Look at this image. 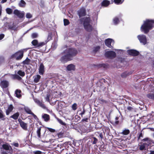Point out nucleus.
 <instances>
[{"label":"nucleus","instance_id":"nucleus-54","mask_svg":"<svg viewBox=\"0 0 154 154\" xmlns=\"http://www.w3.org/2000/svg\"><path fill=\"white\" fill-rule=\"evenodd\" d=\"M93 138L94 139V141L93 142V143L94 144H95L97 143V139L95 137H94Z\"/></svg>","mask_w":154,"mask_h":154},{"label":"nucleus","instance_id":"nucleus-50","mask_svg":"<svg viewBox=\"0 0 154 154\" xmlns=\"http://www.w3.org/2000/svg\"><path fill=\"white\" fill-rule=\"evenodd\" d=\"M47 128L51 132H54L55 131V130L53 129L49 128Z\"/></svg>","mask_w":154,"mask_h":154},{"label":"nucleus","instance_id":"nucleus-64","mask_svg":"<svg viewBox=\"0 0 154 154\" xmlns=\"http://www.w3.org/2000/svg\"><path fill=\"white\" fill-rule=\"evenodd\" d=\"M2 14V10H1L0 9V16Z\"/></svg>","mask_w":154,"mask_h":154},{"label":"nucleus","instance_id":"nucleus-32","mask_svg":"<svg viewBox=\"0 0 154 154\" xmlns=\"http://www.w3.org/2000/svg\"><path fill=\"white\" fill-rule=\"evenodd\" d=\"M64 25L65 26L68 25L69 23L70 22L67 19H63Z\"/></svg>","mask_w":154,"mask_h":154},{"label":"nucleus","instance_id":"nucleus-3","mask_svg":"<svg viewBox=\"0 0 154 154\" xmlns=\"http://www.w3.org/2000/svg\"><path fill=\"white\" fill-rule=\"evenodd\" d=\"M25 49L19 50L11 56V58H15L17 60L22 59L23 56L24 50Z\"/></svg>","mask_w":154,"mask_h":154},{"label":"nucleus","instance_id":"nucleus-56","mask_svg":"<svg viewBox=\"0 0 154 154\" xmlns=\"http://www.w3.org/2000/svg\"><path fill=\"white\" fill-rule=\"evenodd\" d=\"M31 115H32L33 116L35 119H36L37 118L36 116L33 113H32Z\"/></svg>","mask_w":154,"mask_h":154},{"label":"nucleus","instance_id":"nucleus-12","mask_svg":"<svg viewBox=\"0 0 154 154\" xmlns=\"http://www.w3.org/2000/svg\"><path fill=\"white\" fill-rule=\"evenodd\" d=\"M127 53L131 56H136L139 55V52L137 51L134 49H130L127 51Z\"/></svg>","mask_w":154,"mask_h":154},{"label":"nucleus","instance_id":"nucleus-30","mask_svg":"<svg viewBox=\"0 0 154 154\" xmlns=\"http://www.w3.org/2000/svg\"><path fill=\"white\" fill-rule=\"evenodd\" d=\"M24 109L25 111L27 113L30 114H31L32 113L31 110L29 108L27 107H25Z\"/></svg>","mask_w":154,"mask_h":154},{"label":"nucleus","instance_id":"nucleus-38","mask_svg":"<svg viewBox=\"0 0 154 154\" xmlns=\"http://www.w3.org/2000/svg\"><path fill=\"white\" fill-rule=\"evenodd\" d=\"M100 48V47L99 46H97L94 48L93 51L94 52H96L98 51Z\"/></svg>","mask_w":154,"mask_h":154},{"label":"nucleus","instance_id":"nucleus-9","mask_svg":"<svg viewBox=\"0 0 154 154\" xmlns=\"http://www.w3.org/2000/svg\"><path fill=\"white\" fill-rule=\"evenodd\" d=\"M79 20L81 22H83L84 26H86V25L90 24L91 22V19L90 17H85L80 19Z\"/></svg>","mask_w":154,"mask_h":154},{"label":"nucleus","instance_id":"nucleus-62","mask_svg":"<svg viewBox=\"0 0 154 154\" xmlns=\"http://www.w3.org/2000/svg\"><path fill=\"white\" fill-rule=\"evenodd\" d=\"M67 68V71H70L72 69V68Z\"/></svg>","mask_w":154,"mask_h":154},{"label":"nucleus","instance_id":"nucleus-41","mask_svg":"<svg viewBox=\"0 0 154 154\" xmlns=\"http://www.w3.org/2000/svg\"><path fill=\"white\" fill-rule=\"evenodd\" d=\"M77 104L76 103H74L72 106V109L74 110H75L77 109Z\"/></svg>","mask_w":154,"mask_h":154},{"label":"nucleus","instance_id":"nucleus-11","mask_svg":"<svg viewBox=\"0 0 154 154\" xmlns=\"http://www.w3.org/2000/svg\"><path fill=\"white\" fill-rule=\"evenodd\" d=\"M14 14L20 19L23 18L24 17L25 15L24 12L23 11L21 12L20 11L17 9L14 10Z\"/></svg>","mask_w":154,"mask_h":154},{"label":"nucleus","instance_id":"nucleus-43","mask_svg":"<svg viewBox=\"0 0 154 154\" xmlns=\"http://www.w3.org/2000/svg\"><path fill=\"white\" fill-rule=\"evenodd\" d=\"M5 116L3 114L0 112V118L2 119L3 120H4L5 119Z\"/></svg>","mask_w":154,"mask_h":154},{"label":"nucleus","instance_id":"nucleus-7","mask_svg":"<svg viewBox=\"0 0 154 154\" xmlns=\"http://www.w3.org/2000/svg\"><path fill=\"white\" fill-rule=\"evenodd\" d=\"M32 45L35 46V48H40L45 45L44 42H38L37 39H34L31 42Z\"/></svg>","mask_w":154,"mask_h":154},{"label":"nucleus","instance_id":"nucleus-6","mask_svg":"<svg viewBox=\"0 0 154 154\" xmlns=\"http://www.w3.org/2000/svg\"><path fill=\"white\" fill-rule=\"evenodd\" d=\"M104 55L106 57L111 59L115 58L116 56V53L112 51H107L105 53Z\"/></svg>","mask_w":154,"mask_h":154},{"label":"nucleus","instance_id":"nucleus-35","mask_svg":"<svg viewBox=\"0 0 154 154\" xmlns=\"http://www.w3.org/2000/svg\"><path fill=\"white\" fill-rule=\"evenodd\" d=\"M38 36V34L36 33H32L31 37L32 38H37Z\"/></svg>","mask_w":154,"mask_h":154},{"label":"nucleus","instance_id":"nucleus-5","mask_svg":"<svg viewBox=\"0 0 154 154\" xmlns=\"http://www.w3.org/2000/svg\"><path fill=\"white\" fill-rule=\"evenodd\" d=\"M143 140L145 142L139 145V149L141 150H146V147L150 143V141L148 138H145L143 139Z\"/></svg>","mask_w":154,"mask_h":154},{"label":"nucleus","instance_id":"nucleus-52","mask_svg":"<svg viewBox=\"0 0 154 154\" xmlns=\"http://www.w3.org/2000/svg\"><path fill=\"white\" fill-rule=\"evenodd\" d=\"M5 37L4 34H0V40H2Z\"/></svg>","mask_w":154,"mask_h":154},{"label":"nucleus","instance_id":"nucleus-14","mask_svg":"<svg viewBox=\"0 0 154 154\" xmlns=\"http://www.w3.org/2000/svg\"><path fill=\"white\" fill-rule=\"evenodd\" d=\"M112 42H114V41L112 39L109 38L105 39L104 42L106 46L110 48H112L113 47L111 44Z\"/></svg>","mask_w":154,"mask_h":154},{"label":"nucleus","instance_id":"nucleus-53","mask_svg":"<svg viewBox=\"0 0 154 154\" xmlns=\"http://www.w3.org/2000/svg\"><path fill=\"white\" fill-rule=\"evenodd\" d=\"M34 101L38 104V105H39V103L40 102V101H39V100L37 99H34Z\"/></svg>","mask_w":154,"mask_h":154},{"label":"nucleus","instance_id":"nucleus-15","mask_svg":"<svg viewBox=\"0 0 154 154\" xmlns=\"http://www.w3.org/2000/svg\"><path fill=\"white\" fill-rule=\"evenodd\" d=\"M18 122L21 127L24 130H26L27 128V125L26 123H25L21 120L19 119Z\"/></svg>","mask_w":154,"mask_h":154},{"label":"nucleus","instance_id":"nucleus-21","mask_svg":"<svg viewBox=\"0 0 154 154\" xmlns=\"http://www.w3.org/2000/svg\"><path fill=\"white\" fill-rule=\"evenodd\" d=\"M4 27L5 28H8L9 29H12L14 28L13 26H12L8 22L5 23L4 25Z\"/></svg>","mask_w":154,"mask_h":154},{"label":"nucleus","instance_id":"nucleus-34","mask_svg":"<svg viewBox=\"0 0 154 154\" xmlns=\"http://www.w3.org/2000/svg\"><path fill=\"white\" fill-rule=\"evenodd\" d=\"M44 68H39V72L40 75H43L44 72Z\"/></svg>","mask_w":154,"mask_h":154},{"label":"nucleus","instance_id":"nucleus-48","mask_svg":"<svg viewBox=\"0 0 154 154\" xmlns=\"http://www.w3.org/2000/svg\"><path fill=\"white\" fill-rule=\"evenodd\" d=\"M12 78L13 79H19L20 77L17 75H13Z\"/></svg>","mask_w":154,"mask_h":154},{"label":"nucleus","instance_id":"nucleus-23","mask_svg":"<svg viewBox=\"0 0 154 154\" xmlns=\"http://www.w3.org/2000/svg\"><path fill=\"white\" fill-rule=\"evenodd\" d=\"M52 34L51 32L49 33L48 34L47 39V40L44 42L45 45H46L48 42L52 39Z\"/></svg>","mask_w":154,"mask_h":154},{"label":"nucleus","instance_id":"nucleus-44","mask_svg":"<svg viewBox=\"0 0 154 154\" xmlns=\"http://www.w3.org/2000/svg\"><path fill=\"white\" fill-rule=\"evenodd\" d=\"M57 119L59 123L62 125H64L65 123L63 122L62 120L59 118H57Z\"/></svg>","mask_w":154,"mask_h":154},{"label":"nucleus","instance_id":"nucleus-59","mask_svg":"<svg viewBox=\"0 0 154 154\" xmlns=\"http://www.w3.org/2000/svg\"><path fill=\"white\" fill-rule=\"evenodd\" d=\"M150 153L149 154H154V150L152 151L151 150L150 151Z\"/></svg>","mask_w":154,"mask_h":154},{"label":"nucleus","instance_id":"nucleus-33","mask_svg":"<svg viewBox=\"0 0 154 154\" xmlns=\"http://www.w3.org/2000/svg\"><path fill=\"white\" fill-rule=\"evenodd\" d=\"M6 10L7 13L9 14H11L12 13V10L10 8H8L6 9Z\"/></svg>","mask_w":154,"mask_h":154},{"label":"nucleus","instance_id":"nucleus-39","mask_svg":"<svg viewBox=\"0 0 154 154\" xmlns=\"http://www.w3.org/2000/svg\"><path fill=\"white\" fill-rule=\"evenodd\" d=\"M147 96L149 98L154 99V94H149L147 95Z\"/></svg>","mask_w":154,"mask_h":154},{"label":"nucleus","instance_id":"nucleus-57","mask_svg":"<svg viewBox=\"0 0 154 154\" xmlns=\"http://www.w3.org/2000/svg\"><path fill=\"white\" fill-rule=\"evenodd\" d=\"M132 108L131 107L129 106L127 107V109L128 110H131L132 109Z\"/></svg>","mask_w":154,"mask_h":154},{"label":"nucleus","instance_id":"nucleus-10","mask_svg":"<svg viewBox=\"0 0 154 154\" xmlns=\"http://www.w3.org/2000/svg\"><path fill=\"white\" fill-rule=\"evenodd\" d=\"M77 13L79 17L85 16L86 15L85 8L83 7L81 8L78 11Z\"/></svg>","mask_w":154,"mask_h":154},{"label":"nucleus","instance_id":"nucleus-36","mask_svg":"<svg viewBox=\"0 0 154 154\" xmlns=\"http://www.w3.org/2000/svg\"><path fill=\"white\" fill-rule=\"evenodd\" d=\"M18 74L21 76H23L25 75V73L24 72L21 71H19L17 72Z\"/></svg>","mask_w":154,"mask_h":154},{"label":"nucleus","instance_id":"nucleus-49","mask_svg":"<svg viewBox=\"0 0 154 154\" xmlns=\"http://www.w3.org/2000/svg\"><path fill=\"white\" fill-rule=\"evenodd\" d=\"M50 97V95L49 94H47L46 97H45V99L46 101L50 102L49 98Z\"/></svg>","mask_w":154,"mask_h":154},{"label":"nucleus","instance_id":"nucleus-19","mask_svg":"<svg viewBox=\"0 0 154 154\" xmlns=\"http://www.w3.org/2000/svg\"><path fill=\"white\" fill-rule=\"evenodd\" d=\"M110 4V2L107 0H104L101 3V5L102 6L107 7Z\"/></svg>","mask_w":154,"mask_h":154},{"label":"nucleus","instance_id":"nucleus-31","mask_svg":"<svg viewBox=\"0 0 154 154\" xmlns=\"http://www.w3.org/2000/svg\"><path fill=\"white\" fill-rule=\"evenodd\" d=\"M114 23L115 25L117 24L119 22V19L117 17H115L113 20Z\"/></svg>","mask_w":154,"mask_h":154},{"label":"nucleus","instance_id":"nucleus-45","mask_svg":"<svg viewBox=\"0 0 154 154\" xmlns=\"http://www.w3.org/2000/svg\"><path fill=\"white\" fill-rule=\"evenodd\" d=\"M38 105L42 108H45V105L43 103H42V102H40V103H39Z\"/></svg>","mask_w":154,"mask_h":154},{"label":"nucleus","instance_id":"nucleus-58","mask_svg":"<svg viewBox=\"0 0 154 154\" xmlns=\"http://www.w3.org/2000/svg\"><path fill=\"white\" fill-rule=\"evenodd\" d=\"M7 0H2L1 3H4L7 2Z\"/></svg>","mask_w":154,"mask_h":154},{"label":"nucleus","instance_id":"nucleus-20","mask_svg":"<svg viewBox=\"0 0 154 154\" xmlns=\"http://www.w3.org/2000/svg\"><path fill=\"white\" fill-rule=\"evenodd\" d=\"M41 76L39 75H35L33 76V81L35 83L38 82L41 79Z\"/></svg>","mask_w":154,"mask_h":154},{"label":"nucleus","instance_id":"nucleus-8","mask_svg":"<svg viewBox=\"0 0 154 154\" xmlns=\"http://www.w3.org/2000/svg\"><path fill=\"white\" fill-rule=\"evenodd\" d=\"M137 38L140 43L143 45L147 43V39L146 36L144 35H139L137 36Z\"/></svg>","mask_w":154,"mask_h":154},{"label":"nucleus","instance_id":"nucleus-13","mask_svg":"<svg viewBox=\"0 0 154 154\" xmlns=\"http://www.w3.org/2000/svg\"><path fill=\"white\" fill-rule=\"evenodd\" d=\"M66 54L62 56L60 58V60L62 62H66L67 61L71 60L72 59L70 57L67 53H64Z\"/></svg>","mask_w":154,"mask_h":154},{"label":"nucleus","instance_id":"nucleus-2","mask_svg":"<svg viewBox=\"0 0 154 154\" xmlns=\"http://www.w3.org/2000/svg\"><path fill=\"white\" fill-rule=\"evenodd\" d=\"M1 151L2 154H11L13 152L11 146L7 144L3 145Z\"/></svg>","mask_w":154,"mask_h":154},{"label":"nucleus","instance_id":"nucleus-25","mask_svg":"<svg viewBox=\"0 0 154 154\" xmlns=\"http://www.w3.org/2000/svg\"><path fill=\"white\" fill-rule=\"evenodd\" d=\"M42 117L44 119V121L46 122L48 121L50 119L49 115L46 114H43L42 116Z\"/></svg>","mask_w":154,"mask_h":154},{"label":"nucleus","instance_id":"nucleus-63","mask_svg":"<svg viewBox=\"0 0 154 154\" xmlns=\"http://www.w3.org/2000/svg\"><path fill=\"white\" fill-rule=\"evenodd\" d=\"M119 123V121H116V122H115V123L116 124H117Z\"/></svg>","mask_w":154,"mask_h":154},{"label":"nucleus","instance_id":"nucleus-26","mask_svg":"<svg viewBox=\"0 0 154 154\" xmlns=\"http://www.w3.org/2000/svg\"><path fill=\"white\" fill-rule=\"evenodd\" d=\"M19 116V112H17L14 113L13 115L10 116V118H13L14 119L16 120L18 119Z\"/></svg>","mask_w":154,"mask_h":154},{"label":"nucleus","instance_id":"nucleus-22","mask_svg":"<svg viewBox=\"0 0 154 154\" xmlns=\"http://www.w3.org/2000/svg\"><path fill=\"white\" fill-rule=\"evenodd\" d=\"M14 108V107L12 105H10L8 107V109L6 110V114L8 115L10 112L12 111Z\"/></svg>","mask_w":154,"mask_h":154},{"label":"nucleus","instance_id":"nucleus-17","mask_svg":"<svg viewBox=\"0 0 154 154\" xmlns=\"http://www.w3.org/2000/svg\"><path fill=\"white\" fill-rule=\"evenodd\" d=\"M85 29L87 32H91L93 30V27L90 24L86 25V26H84Z\"/></svg>","mask_w":154,"mask_h":154},{"label":"nucleus","instance_id":"nucleus-61","mask_svg":"<svg viewBox=\"0 0 154 154\" xmlns=\"http://www.w3.org/2000/svg\"><path fill=\"white\" fill-rule=\"evenodd\" d=\"M85 113V111L84 110L83 112H82L81 113H80V115L82 116L83 115H84Z\"/></svg>","mask_w":154,"mask_h":154},{"label":"nucleus","instance_id":"nucleus-16","mask_svg":"<svg viewBox=\"0 0 154 154\" xmlns=\"http://www.w3.org/2000/svg\"><path fill=\"white\" fill-rule=\"evenodd\" d=\"M89 66L90 67H107L106 65L104 64L95 65L94 64H90Z\"/></svg>","mask_w":154,"mask_h":154},{"label":"nucleus","instance_id":"nucleus-1","mask_svg":"<svg viewBox=\"0 0 154 154\" xmlns=\"http://www.w3.org/2000/svg\"><path fill=\"white\" fill-rule=\"evenodd\" d=\"M154 27V20L146 19L143 21L140 27V30L145 34H147Z\"/></svg>","mask_w":154,"mask_h":154},{"label":"nucleus","instance_id":"nucleus-46","mask_svg":"<svg viewBox=\"0 0 154 154\" xmlns=\"http://www.w3.org/2000/svg\"><path fill=\"white\" fill-rule=\"evenodd\" d=\"M39 67H44L43 63L41 62V60L39 61Z\"/></svg>","mask_w":154,"mask_h":154},{"label":"nucleus","instance_id":"nucleus-51","mask_svg":"<svg viewBox=\"0 0 154 154\" xmlns=\"http://www.w3.org/2000/svg\"><path fill=\"white\" fill-rule=\"evenodd\" d=\"M75 66L72 64H70L68 65L66 67H75Z\"/></svg>","mask_w":154,"mask_h":154},{"label":"nucleus","instance_id":"nucleus-60","mask_svg":"<svg viewBox=\"0 0 154 154\" xmlns=\"http://www.w3.org/2000/svg\"><path fill=\"white\" fill-rule=\"evenodd\" d=\"M99 136H100V137L101 138H103V134L102 133H100V134Z\"/></svg>","mask_w":154,"mask_h":154},{"label":"nucleus","instance_id":"nucleus-29","mask_svg":"<svg viewBox=\"0 0 154 154\" xmlns=\"http://www.w3.org/2000/svg\"><path fill=\"white\" fill-rule=\"evenodd\" d=\"M31 62V60L27 57L26 59L24 60L23 63L24 64H29Z\"/></svg>","mask_w":154,"mask_h":154},{"label":"nucleus","instance_id":"nucleus-28","mask_svg":"<svg viewBox=\"0 0 154 154\" xmlns=\"http://www.w3.org/2000/svg\"><path fill=\"white\" fill-rule=\"evenodd\" d=\"M19 5L20 7H24L25 6L26 3L23 0H21Z\"/></svg>","mask_w":154,"mask_h":154},{"label":"nucleus","instance_id":"nucleus-47","mask_svg":"<svg viewBox=\"0 0 154 154\" xmlns=\"http://www.w3.org/2000/svg\"><path fill=\"white\" fill-rule=\"evenodd\" d=\"M42 152L40 151H35L33 152L34 154H41Z\"/></svg>","mask_w":154,"mask_h":154},{"label":"nucleus","instance_id":"nucleus-4","mask_svg":"<svg viewBox=\"0 0 154 154\" xmlns=\"http://www.w3.org/2000/svg\"><path fill=\"white\" fill-rule=\"evenodd\" d=\"M63 53H67L70 57L72 59L73 57L75 56L78 54V51L76 49L73 48H69L66 50Z\"/></svg>","mask_w":154,"mask_h":154},{"label":"nucleus","instance_id":"nucleus-42","mask_svg":"<svg viewBox=\"0 0 154 154\" xmlns=\"http://www.w3.org/2000/svg\"><path fill=\"white\" fill-rule=\"evenodd\" d=\"M41 130V128H38V130L37 131V133L38 136V137H40Z\"/></svg>","mask_w":154,"mask_h":154},{"label":"nucleus","instance_id":"nucleus-37","mask_svg":"<svg viewBox=\"0 0 154 154\" xmlns=\"http://www.w3.org/2000/svg\"><path fill=\"white\" fill-rule=\"evenodd\" d=\"M114 2L117 5H119L122 3L121 0H114Z\"/></svg>","mask_w":154,"mask_h":154},{"label":"nucleus","instance_id":"nucleus-27","mask_svg":"<svg viewBox=\"0 0 154 154\" xmlns=\"http://www.w3.org/2000/svg\"><path fill=\"white\" fill-rule=\"evenodd\" d=\"M130 133V131L129 129H125L123 130L121 134L124 135H127Z\"/></svg>","mask_w":154,"mask_h":154},{"label":"nucleus","instance_id":"nucleus-55","mask_svg":"<svg viewBox=\"0 0 154 154\" xmlns=\"http://www.w3.org/2000/svg\"><path fill=\"white\" fill-rule=\"evenodd\" d=\"M13 145L15 147H17L18 146L19 144L17 143H14L13 144Z\"/></svg>","mask_w":154,"mask_h":154},{"label":"nucleus","instance_id":"nucleus-40","mask_svg":"<svg viewBox=\"0 0 154 154\" xmlns=\"http://www.w3.org/2000/svg\"><path fill=\"white\" fill-rule=\"evenodd\" d=\"M26 17L27 18L29 19L32 17V15L30 13H28L26 14Z\"/></svg>","mask_w":154,"mask_h":154},{"label":"nucleus","instance_id":"nucleus-18","mask_svg":"<svg viewBox=\"0 0 154 154\" xmlns=\"http://www.w3.org/2000/svg\"><path fill=\"white\" fill-rule=\"evenodd\" d=\"M0 85L1 87L3 88H5L8 86L9 83L7 81H3L1 82Z\"/></svg>","mask_w":154,"mask_h":154},{"label":"nucleus","instance_id":"nucleus-24","mask_svg":"<svg viewBox=\"0 0 154 154\" xmlns=\"http://www.w3.org/2000/svg\"><path fill=\"white\" fill-rule=\"evenodd\" d=\"M21 91L20 90L17 89L15 91L16 96L17 98H20L21 97Z\"/></svg>","mask_w":154,"mask_h":154}]
</instances>
